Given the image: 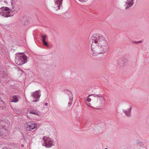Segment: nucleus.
<instances>
[{
    "label": "nucleus",
    "instance_id": "20",
    "mask_svg": "<svg viewBox=\"0 0 149 149\" xmlns=\"http://www.w3.org/2000/svg\"><path fill=\"white\" fill-rule=\"evenodd\" d=\"M81 2H84L88 0H79Z\"/></svg>",
    "mask_w": 149,
    "mask_h": 149
},
{
    "label": "nucleus",
    "instance_id": "2",
    "mask_svg": "<svg viewBox=\"0 0 149 149\" xmlns=\"http://www.w3.org/2000/svg\"><path fill=\"white\" fill-rule=\"evenodd\" d=\"M11 6L10 8L3 7L0 8V14L4 17L13 16L20 8V6L17 0H10Z\"/></svg>",
    "mask_w": 149,
    "mask_h": 149
},
{
    "label": "nucleus",
    "instance_id": "10",
    "mask_svg": "<svg viewBox=\"0 0 149 149\" xmlns=\"http://www.w3.org/2000/svg\"><path fill=\"white\" fill-rule=\"evenodd\" d=\"M40 92L41 91L40 90H39L34 92L33 93L32 96L36 99V100L33 101L32 102H37L38 101V100L41 96Z\"/></svg>",
    "mask_w": 149,
    "mask_h": 149
},
{
    "label": "nucleus",
    "instance_id": "3",
    "mask_svg": "<svg viewBox=\"0 0 149 149\" xmlns=\"http://www.w3.org/2000/svg\"><path fill=\"white\" fill-rule=\"evenodd\" d=\"M94 97H95V99L92 102L93 105L98 107L104 106L106 101L104 97L100 94H95Z\"/></svg>",
    "mask_w": 149,
    "mask_h": 149
},
{
    "label": "nucleus",
    "instance_id": "17",
    "mask_svg": "<svg viewBox=\"0 0 149 149\" xmlns=\"http://www.w3.org/2000/svg\"><path fill=\"white\" fill-rule=\"evenodd\" d=\"M29 113L31 114H36L37 115H39V113L36 110H31L30 111Z\"/></svg>",
    "mask_w": 149,
    "mask_h": 149
},
{
    "label": "nucleus",
    "instance_id": "4",
    "mask_svg": "<svg viewBox=\"0 0 149 149\" xmlns=\"http://www.w3.org/2000/svg\"><path fill=\"white\" fill-rule=\"evenodd\" d=\"M27 57L23 53H17L16 54L15 62L19 65H22L27 62Z\"/></svg>",
    "mask_w": 149,
    "mask_h": 149
},
{
    "label": "nucleus",
    "instance_id": "11",
    "mask_svg": "<svg viewBox=\"0 0 149 149\" xmlns=\"http://www.w3.org/2000/svg\"><path fill=\"white\" fill-rule=\"evenodd\" d=\"M54 7L56 10H58L62 6L63 0H54Z\"/></svg>",
    "mask_w": 149,
    "mask_h": 149
},
{
    "label": "nucleus",
    "instance_id": "8",
    "mask_svg": "<svg viewBox=\"0 0 149 149\" xmlns=\"http://www.w3.org/2000/svg\"><path fill=\"white\" fill-rule=\"evenodd\" d=\"M135 0H126L124 6L125 9H127L132 6L134 4Z\"/></svg>",
    "mask_w": 149,
    "mask_h": 149
},
{
    "label": "nucleus",
    "instance_id": "1",
    "mask_svg": "<svg viewBox=\"0 0 149 149\" xmlns=\"http://www.w3.org/2000/svg\"><path fill=\"white\" fill-rule=\"evenodd\" d=\"M92 41L91 50L92 55L95 56L98 54L107 52L109 48L108 42L103 36L99 33H95L92 35L90 39Z\"/></svg>",
    "mask_w": 149,
    "mask_h": 149
},
{
    "label": "nucleus",
    "instance_id": "9",
    "mask_svg": "<svg viewBox=\"0 0 149 149\" xmlns=\"http://www.w3.org/2000/svg\"><path fill=\"white\" fill-rule=\"evenodd\" d=\"M135 0H126L124 6L125 9H127L132 6L134 4Z\"/></svg>",
    "mask_w": 149,
    "mask_h": 149
},
{
    "label": "nucleus",
    "instance_id": "16",
    "mask_svg": "<svg viewBox=\"0 0 149 149\" xmlns=\"http://www.w3.org/2000/svg\"><path fill=\"white\" fill-rule=\"evenodd\" d=\"M10 99L11 102H17L18 101V99L15 95L13 96Z\"/></svg>",
    "mask_w": 149,
    "mask_h": 149
},
{
    "label": "nucleus",
    "instance_id": "6",
    "mask_svg": "<svg viewBox=\"0 0 149 149\" xmlns=\"http://www.w3.org/2000/svg\"><path fill=\"white\" fill-rule=\"evenodd\" d=\"M6 122L4 120H0V136H2L3 135V133L4 132L6 131V125H4L5 124V123ZM7 123V125L6 126L7 127H8L10 125V122L7 121L6 122Z\"/></svg>",
    "mask_w": 149,
    "mask_h": 149
},
{
    "label": "nucleus",
    "instance_id": "13",
    "mask_svg": "<svg viewBox=\"0 0 149 149\" xmlns=\"http://www.w3.org/2000/svg\"><path fill=\"white\" fill-rule=\"evenodd\" d=\"M67 93L69 96V101L68 103V106L70 107L72 105L73 101V95L72 93L69 91H68Z\"/></svg>",
    "mask_w": 149,
    "mask_h": 149
},
{
    "label": "nucleus",
    "instance_id": "22",
    "mask_svg": "<svg viewBox=\"0 0 149 149\" xmlns=\"http://www.w3.org/2000/svg\"><path fill=\"white\" fill-rule=\"evenodd\" d=\"M141 42H142V41L140 40V41H137L136 42H134V43H140Z\"/></svg>",
    "mask_w": 149,
    "mask_h": 149
},
{
    "label": "nucleus",
    "instance_id": "12",
    "mask_svg": "<svg viewBox=\"0 0 149 149\" xmlns=\"http://www.w3.org/2000/svg\"><path fill=\"white\" fill-rule=\"evenodd\" d=\"M132 107L130 105H128L127 107V109H123V111L125 113V115L127 116H130L131 113V111Z\"/></svg>",
    "mask_w": 149,
    "mask_h": 149
},
{
    "label": "nucleus",
    "instance_id": "14",
    "mask_svg": "<svg viewBox=\"0 0 149 149\" xmlns=\"http://www.w3.org/2000/svg\"><path fill=\"white\" fill-rule=\"evenodd\" d=\"M94 95H95V94L90 95L88 96L87 97V99H86L87 101L88 102H86V104L87 105H88V106H89L92 108H94V107H93L92 106V105H93L92 103H91V104L90 103H89V102H91V98L92 97H91L92 96H93L94 97Z\"/></svg>",
    "mask_w": 149,
    "mask_h": 149
},
{
    "label": "nucleus",
    "instance_id": "21",
    "mask_svg": "<svg viewBox=\"0 0 149 149\" xmlns=\"http://www.w3.org/2000/svg\"><path fill=\"white\" fill-rule=\"evenodd\" d=\"M137 143L138 144H139V145H141L142 144V143L141 142H137Z\"/></svg>",
    "mask_w": 149,
    "mask_h": 149
},
{
    "label": "nucleus",
    "instance_id": "15",
    "mask_svg": "<svg viewBox=\"0 0 149 149\" xmlns=\"http://www.w3.org/2000/svg\"><path fill=\"white\" fill-rule=\"evenodd\" d=\"M5 104L4 102H3L2 99L0 97V109H2L6 107Z\"/></svg>",
    "mask_w": 149,
    "mask_h": 149
},
{
    "label": "nucleus",
    "instance_id": "23",
    "mask_svg": "<svg viewBox=\"0 0 149 149\" xmlns=\"http://www.w3.org/2000/svg\"><path fill=\"white\" fill-rule=\"evenodd\" d=\"M47 104H48V103H46L45 104V105H46V106H47Z\"/></svg>",
    "mask_w": 149,
    "mask_h": 149
},
{
    "label": "nucleus",
    "instance_id": "19",
    "mask_svg": "<svg viewBox=\"0 0 149 149\" xmlns=\"http://www.w3.org/2000/svg\"><path fill=\"white\" fill-rule=\"evenodd\" d=\"M42 43L45 46H48V44L47 42L45 41L42 42Z\"/></svg>",
    "mask_w": 149,
    "mask_h": 149
},
{
    "label": "nucleus",
    "instance_id": "5",
    "mask_svg": "<svg viewBox=\"0 0 149 149\" xmlns=\"http://www.w3.org/2000/svg\"><path fill=\"white\" fill-rule=\"evenodd\" d=\"M43 143L42 145L47 148H50L55 144L54 140L48 136H44L42 139Z\"/></svg>",
    "mask_w": 149,
    "mask_h": 149
},
{
    "label": "nucleus",
    "instance_id": "7",
    "mask_svg": "<svg viewBox=\"0 0 149 149\" xmlns=\"http://www.w3.org/2000/svg\"><path fill=\"white\" fill-rule=\"evenodd\" d=\"M37 126V125L36 123L32 121L26 123L25 124L26 129L30 131H31L35 128Z\"/></svg>",
    "mask_w": 149,
    "mask_h": 149
},
{
    "label": "nucleus",
    "instance_id": "18",
    "mask_svg": "<svg viewBox=\"0 0 149 149\" xmlns=\"http://www.w3.org/2000/svg\"><path fill=\"white\" fill-rule=\"evenodd\" d=\"M46 37L47 36L46 35H42L41 36V37L42 38V42L45 41V39L46 38Z\"/></svg>",
    "mask_w": 149,
    "mask_h": 149
}]
</instances>
